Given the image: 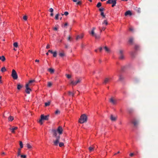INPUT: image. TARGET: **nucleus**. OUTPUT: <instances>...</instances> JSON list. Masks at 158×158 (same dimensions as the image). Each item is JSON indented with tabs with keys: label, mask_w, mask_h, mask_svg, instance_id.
Here are the masks:
<instances>
[{
	"label": "nucleus",
	"mask_w": 158,
	"mask_h": 158,
	"mask_svg": "<svg viewBox=\"0 0 158 158\" xmlns=\"http://www.w3.org/2000/svg\"><path fill=\"white\" fill-rule=\"evenodd\" d=\"M68 93H69V95H72L73 96H74V93H73L70 91H69Z\"/></svg>",
	"instance_id": "nucleus-41"
},
{
	"label": "nucleus",
	"mask_w": 158,
	"mask_h": 158,
	"mask_svg": "<svg viewBox=\"0 0 158 158\" xmlns=\"http://www.w3.org/2000/svg\"><path fill=\"white\" fill-rule=\"evenodd\" d=\"M0 60L2 61H4L6 60V58L4 56H0Z\"/></svg>",
	"instance_id": "nucleus-21"
},
{
	"label": "nucleus",
	"mask_w": 158,
	"mask_h": 158,
	"mask_svg": "<svg viewBox=\"0 0 158 158\" xmlns=\"http://www.w3.org/2000/svg\"><path fill=\"white\" fill-rule=\"evenodd\" d=\"M20 157L22 158H26V155H21Z\"/></svg>",
	"instance_id": "nucleus-42"
},
{
	"label": "nucleus",
	"mask_w": 158,
	"mask_h": 158,
	"mask_svg": "<svg viewBox=\"0 0 158 158\" xmlns=\"http://www.w3.org/2000/svg\"><path fill=\"white\" fill-rule=\"evenodd\" d=\"M102 5V3L100 2H99L98 3L97 5V7L98 8H99Z\"/></svg>",
	"instance_id": "nucleus-38"
},
{
	"label": "nucleus",
	"mask_w": 158,
	"mask_h": 158,
	"mask_svg": "<svg viewBox=\"0 0 158 158\" xmlns=\"http://www.w3.org/2000/svg\"><path fill=\"white\" fill-rule=\"evenodd\" d=\"M66 76L68 78H70L71 77V76L69 74H66Z\"/></svg>",
	"instance_id": "nucleus-49"
},
{
	"label": "nucleus",
	"mask_w": 158,
	"mask_h": 158,
	"mask_svg": "<svg viewBox=\"0 0 158 158\" xmlns=\"http://www.w3.org/2000/svg\"><path fill=\"white\" fill-rule=\"evenodd\" d=\"M35 62H39V60H38L36 59L35 60Z\"/></svg>",
	"instance_id": "nucleus-64"
},
{
	"label": "nucleus",
	"mask_w": 158,
	"mask_h": 158,
	"mask_svg": "<svg viewBox=\"0 0 158 158\" xmlns=\"http://www.w3.org/2000/svg\"><path fill=\"white\" fill-rule=\"evenodd\" d=\"M50 102H45V106H48L50 104Z\"/></svg>",
	"instance_id": "nucleus-43"
},
{
	"label": "nucleus",
	"mask_w": 158,
	"mask_h": 158,
	"mask_svg": "<svg viewBox=\"0 0 158 158\" xmlns=\"http://www.w3.org/2000/svg\"><path fill=\"white\" fill-rule=\"evenodd\" d=\"M132 123L134 124L135 126H136L138 124V122L136 120H134L132 122Z\"/></svg>",
	"instance_id": "nucleus-16"
},
{
	"label": "nucleus",
	"mask_w": 158,
	"mask_h": 158,
	"mask_svg": "<svg viewBox=\"0 0 158 158\" xmlns=\"http://www.w3.org/2000/svg\"><path fill=\"white\" fill-rule=\"evenodd\" d=\"M87 117L85 114L82 115L79 119L78 122L80 123H83L87 121Z\"/></svg>",
	"instance_id": "nucleus-1"
},
{
	"label": "nucleus",
	"mask_w": 158,
	"mask_h": 158,
	"mask_svg": "<svg viewBox=\"0 0 158 158\" xmlns=\"http://www.w3.org/2000/svg\"><path fill=\"white\" fill-rule=\"evenodd\" d=\"M26 87V92L27 94H29L30 92L31 91V89L29 87V86H28L27 84H26L25 86Z\"/></svg>",
	"instance_id": "nucleus-8"
},
{
	"label": "nucleus",
	"mask_w": 158,
	"mask_h": 158,
	"mask_svg": "<svg viewBox=\"0 0 158 158\" xmlns=\"http://www.w3.org/2000/svg\"><path fill=\"white\" fill-rule=\"evenodd\" d=\"M60 113V111L58 110H56L55 112V114H59Z\"/></svg>",
	"instance_id": "nucleus-44"
},
{
	"label": "nucleus",
	"mask_w": 158,
	"mask_h": 158,
	"mask_svg": "<svg viewBox=\"0 0 158 158\" xmlns=\"http://www.w3.org/2000/svg\"><path fill=\"white\" fill-rule=\"evenodd\" d=\"M105 24L106 25H107L108 24L107 20H104L102 23V24Z\"/></svg>",
	"instance_id": "nucleus-29"
},
{
	"label": "nucleus",
	"mask_w": 158,
	"mask_h": 158,
	"mask_svg": "<svg viewBox=\"0 0 158 158\" xmlns=\"http://www.w3.org/2000/svg\"><path fill=\"white\" fill-rule=\"evenodd\" d=\"M124 79V77L121 75L119 76L118 81H122Z\"/></svg>",
	"instance_id": "nucleus-22"
},
{
	"label": "nucleus",
	"mask_w": 158,
	"mask_h": 158,
	"mask_svg": "<svg viewBox=\"0 0 158 158\" xmlns=\"http://www.w3.org/2000/svg\"><path fill=\"white\" fill-rule=\"evenodd\" d=\"M109 102L113 104L114 105L116 103V100L113 97H112L109 99Z\"/></svg>",
	"instance_id": "nucleus-9"
},
{
	"label": "nucleus",
	"mask_w": 158,
	"mask_h": 158,
	"mask_svg": "<svg viewBox=\"0 0 158 158\" xmlns=\"http://www.w3.org/2000/svg\"><path fill=\"white\" fill-rule=\"evenodd\" d=\"M59 55L61 57H63L65 56V54L64 52L59 53Z\"/></svg>",
	"instance_id": "nucleus-24"
},
{
	"label": "nucleus",
	"mask_w": 158,
	"mask_h": 158,
	"mask_svg": "<svg viewBox=\"0 0 158 158\" xmlns=\"http://www.w3.org/2000/svg\"><path fill=\"white\" fill-rule=\"evenodd\" d=\"M19 145L20 148H23V143L21 141H19Z\"/></svg>",
	"instance_id": "nucleus-31"
},
{
	"label": "nucleus",
	"mask_w": 158,
	"mask_h": 158,
	"mask_svg": "<svg viewBox=\"0 0 158 158\" xmlns=\"http://www.w3.org/2000/svg\"><path fill=\"white\" fill-rule=\"evenodd\" d=\"M105 29L106 28L104 27H102L101 28V29L103 31H104Z\"/></svg>",
	"instance_id": "nucleus-58"
},
{
	"label": "nucleus",
	"mask_w": 158,
	"mask_h": 158,
	"mask_svg": "<svg viewBox=\"0 0 158 158\" xmlns=\"http://www.w3.org/2000/svg\"><path fill=\"white\" fill-rule=\"evenodd\" d=\"M98 28L100 31V32H101L102 31V30L101 29V28L100 27H99Z\"/></svg>",
	"instance_id": "nucleus-62"
},
{
	"label": "nucleus",
	"mask_w": 158,
	"mask_h": 158,
	"mask_svg": "<svg viewBox=\"0 0 158 158\" xmlns=\"http://www.w3.org/2000/svg\"><path fill=\"white\" fill-rule=\"evenodd\" d=\"M52 85V83L51 82H48V87H51Z\"/></svg>",
	"instance_id": "nucleus-34"
},
{
	"label": "nucleus",
	"mask_w": 158,
	"mask_h": 158,
	"mask_svg": "<svg viewBox=\"0 0 158 158\" xmlns=\"http://www.w3.org/2000/svg\"><path fill=\"white\" fill-rule=\"evenodd\" d=\"M2 76H0V84H2Z\"/></svg>",
	"instance_id": "nucleus-57"
},
{
	"label": "nucleus",
	"mask_w": 158,
	"mask_h": 158,
	"mask_svg": "<svg viewBox=\"0 0 158 158\" xmlns=\"http://www.w3.org/2000/svg\"><path fill=\"white\" fill-rule=\"evenodd\" d=\"M46 48L47 49H48V48H50V45H49V44H48L46 47Z\"/></svg>",
	"instance_id": "nucleus-56"
},
{
	"label": "nucleus",
	"mask_w": 158,
	"mask_h": 158,
	"mask_svg": "<svg viewBox=\"0 0 158 158\" xmlns=\"http://www.w3.org/2000/svg\"><path fill=\"white\" fill-rule=\"evenodd\" d=\"M138 12L140 13L141 12V9L140 8H138L137 10Z\"/></svg>",
	"instance_id": "nucleus-52"
},
{
	"label": "nucleus",
	"mask_w": 158,
	"mask_h": 158,
	"mask_svg": "<svg viewBox=\"0 0 158 158\" xmlns=\"http://www.w3.org/2000/svg\"><path fill=\"white\" fill-rule=\"evenodd\" d=\"M132 14L131 13L130 10L126 11L125 14V16H127L128 15H131Z\"/></svg>",
	"instance_id": "nucleus-17"
},
{
	"label": "nucleus",
	"mask_w": 158,
	"mask_h": 158,
	"mask_svg": "<svg viewBox=\"0 0 158 158\" xmlns=\"http://www.w3.org/2000/svg\"><path fill=\"white\" fill-rule=\"evenodd\" d=\"M71 39V37L70 36H69L68 37V38L67 40L68 41H70V39Z\"/></svg>",
	"instance_id": "nucleus-54"
},
{
	"label": "nucleus",
	"mask_w": 158,
	"mask_h": 158,
	"mask_svg": "<svg viewBox=\"0 0 158 158\" xmlns=\"http://www.w3.org/2000/svg\"><path fill=\"white\" fill-rule=\"evenodd\" d=\"M94 36L95 37V38L96 39H98L100 38V36L99 35H97L96 34L94 35Z\"/></svg>",
	"instance_id": "nucleus-33"
},
{
	"label": "nucleus",
	"mask_w": 158,
	"mask_h": 158,
	"mask_svg": "<svg viewBox=\"0 0 158 158\" xmlns=\"http://www.w3.org/2000/svg\"><path fill=\"white\" fill-rule=\"evenodd\" d=\"M49 115L44 116V114H42L40 116V119L39 121V123L40 124L42 125L43 123L42 121L43 120H48L49 119Z\"/></svg>",
	"instance_id": "nucleus-2"
},
{
	"label": "nucleus",
	"mask_w": 158,
	"mask_h": 158,
	"mask_svg": "<svg viewBox=\"0 0 158 158\" xmlns=\"http://www.w3.org/2000/svg\"><path fill=\"white\" fill-rule=\"evenodd\" d=\"M91 34L92 35V36H94V35L96 34L94 33V31H92L91 32Z\"/></svg>",
	"instance_id": "nucleus-46"
},
{
	"label": "nucleus",
	"mask_w": 158,
	"mask_h": 158,
	"mask_svg": "<svg viewBox=\"0 0 158 158\" xmlns=\"http://www.w3.org/2000/svg\"><path fill=\"white\" fill-rule=\"evenodd\" d=\"M94 148L93 146L90 147L89 148V150L90 152L93 151L94 150Z\"/></svg>",
	"instance_id": "nucleus-20"
},
{
	"label": "nucleus",
	"mask_w": 158,
	"mask_h": 158,
	"mask_svg": "<svg viewBox=\"0 0 158 158\" xmlns=\"http://www.w3.org/2000/svg\"><path fill=\"white\" fill-rule=\"evenodd\" d=\"M101 16H102L103 18H105V16L104 15V12H102L101 13Z\"/></svg>",
	"instance_id": "nucleus-45"
},
{
	"label": "nucleus",
	"mask_w": 158,
	"mask_h": 158,
	"mask_svg": "<svg viewBox=\"0 0 158 158\" xmlns=\"http://www.w3.org/2000/svg\"><path fill=\"white\" fill-rule=\"evenodd\" d=\"M13 45L15 47L17 48L18 46V44L17 42H15L14 43Z\"/></svg>",
	"instance_id": "nucleus-40"
},
{
	"label": "nucleus",
	"mask_w": 158,
	"mask_h": 158,
	"mask_svg": "<svg viewBox=\"0 0 158 158\" xmlns=\"http://www.w3.org/2000/svg\"><path fill=\"white\" fill-rule=\"evenodd\" d=\"M83 37V34H81L80 35H77L76 37V40H77L78 39H82Z\"/></svg>",
	"instance_id": "nucleus-18"
},
{
	"label": "nucleus",
	"mask_w": 158,
	"mask_h": 158,
	"mask_svg": "<svg viewBox=\"0 0 158 158\" xmlns=\"http://www.w3.org/2000/svg\"><path fill=\"white\" fill-rule=\"evenodd\" d=\"M64 15L66 16H67L69 15V13L68 12L66 11L64 13Z\"/></svg>",
	"instance_id": "nucleus-51"
},
{
	"label": "nucleus",
	"mask_w": 158,
	"mask_h": 158,
	"mask_svg": "<svg viewBox=\"0 0 158 158\" xmlns=\"http://www.w3.org/2000/svg\"><path fill=\"white\" fill-rule=\"evenodd\" d=\"M26 145H27V148H28L30 149L32 148L31 146L29 143H27L26 144Z\"/></svg>",
	"instance_id": "nucleus-27"
},
{
	"label": "nucleus",
	"mask_w": 158,
	"mask_h": 158,
	"mask_svg": "<svg viewBox=\"0 0 158 158\" xmlns=\"http://www.w3.org/2000/svg\"><path fill=\"white\" fill-rule=\"evenodd\" d=\"M52 54H53V56L54 57H56L57 56V52L56 51H55L54 52H53V53H52Z\"/></svg>",
	"instance_id": "nucleus-36"
},
{
	"label": "nucleus",
	"mask_w": 158,
	"mask_h": 158,
	"mask_svg": "<svg viewBox=\"0 0 158 158\" xmlns=\"http://www.w3.org/2000/svg\"><path fill=\"white\" fill-rule=\"evenodd\" d=\"M107 4H112V6L114 7L116 5V0H108L106 2Z\"/></svg>",
	"instance_id": "nucleus-6"
},
{
	"label": "nucleus",
	"mask_w": 158,
	"mask_h": 158,
	"mask_svg": "<svg viewBox=\"0 0 158 158\" xmlns=\"http://www.w3.org/2000/svg\"><path fill=\"white\" fill-rule=\"evenodd\" d=\"M134 155V153H132L130 154V156H133Z\"/></svg>",
	"instance_id": "nucleus-55"
},
{
	"label": "nucleus",
	"mask_w": 158,
	"mask_h": 158,
	"mask_svg": "<svg viewBox=\"0 0 158 158\" xmlns=\"http://www.w3.org/2000/svg\"><path fill=\"white\" fill-rule=\"evenodd\" d=\"M35 81L34 80H30L29 81L28 83L27 84H27L28 86H30L31 83L34 82Z\"/></svg>",
	"instance_id": "nucleus-15"
},
{
	"label": "nucleus",
	"mask_w": 158,
	"mask_h": 158,
	"mask_svg": "<svg viewBox=\"0 0 158 158\" xmlns=\"http://www.w3.org/2000/svg\"><path fill=\"white\" fill-rule=\"evenodd\" d=\"M128 112L130 114L132 113L133 112V110L132 109H130L128 110Z\"/></svg>",
	"instance_id": "nucleus-30"
},
{
	"label": "nucleus",
	"mask_w": 158,
	"mask_h": 158,
	"mask_svg": "<svg viewBox=\"0 0 158 158\" xmlns=\"http://www.w3.org/2000/svg\"><path fill=\"white\" fill-rule=\"evenodd\" d=\"M133 41V39L131 37L129 39V42L131 44H132Z\"/></svg>",
	"instance_id": "nucleus-28"
},
{
	"label": "nucleus",
	"mask_w": 158,
	"mask_h": 158,
	"mask_svg": "<svg viewBox=\"0 0 158 158\" xmlns=\"http://www.w3.org/2000/svg\"><path fill=\"white\" fill-rule=\"evenodd\" d=\"M54 30L55 31H57V28L56 27H55L54 28Z\"/></svg>",
	"instance_id": "nucleus-63"
},
{
	"label": "nucleus",
	"mask_w": 158,
	"mask_h": 158,
	"mask_svg": "<svg viewBox=\"0 0 158 158\" xmlns=\"http://www.w3.org/2000/svg\"><path fill=\"white\" fill-rule=\"evenodd\" d=\"M82 3L81 1L80 0H78L76 4L78 5H80Z\"/></svg>",
	"instance_id": "nucleus-37"
},
{
	"label": "nucleus",
	"mask_w": 158,
	"mask_h": 158,
	"mask_svg": "<svg viewBox=\"0 0 158 158\" xmlns=\"http://www.w3.org/2000/svg\"><path fill=\"white\" fill-rule=\"evenodd\" d=\"M21 155L20 154V153H18V152H17V156H20Z\"/></svg>",
	"instance_id": "nucleus-61"
},
{
	"label": "nucleus",
	"mask_w": 158,
	"mask_h": 158,
	"mask_svg": "<svg viewBox=\"0 0 158 158\" xmlns=\"http://www.w3.org/2000/svg\"><path fill=\"white\" fill-rule=\"evenodd\" d=\"M52 132L53 135L54 136L55 138L57 136H58V135H57V131L55 129H52Z\"/></svg>",
	"instance_id": "nucleus-11"
},
{
	"label": "nucleus",
	"mask_w": 158,
	"mask_h": 158,
	"mask_svg": "<svg viewBox=\"0 0 158 158\" xmlns=\"http://www.w3.org/2000/svg\"><path fill=\"white\" fill-rule=\"evenodd\" d=\"M17 129L18 127H14L12 128H10L9 129L11 131L12 133H14L15 132V130H16Z\"/></svg>",
	"instance_id": "nucleus-13"
},
{
	"label": "nucleus",
	"mask_w": 158,
	"mask_h": 158,
	"mask_svg": "<svg viewBox=\"0 0 158 158\" xmlns=\"http://www.w3.org/2000/svg\"><path fill=\"white\" fill-rule=\"evenodd\" d=\"M59 14H57L55 16V19L56 20H58L59 19Z\"/></svg>",
	"instance_id": "nucleus-39"
},
{
	"label": "nucleus",
	"mask_w": 158,
	"mask_h": 158,
	"mask_svg": "<svg viewBox=\"0 0 158 158\" xmlns=\"http://www.w3.org/2000/svg\"><path fill=\"white\" fill-rule=\"evenodd\" d=\"M59 147H61L64 146V143L62 142H60L59 143Z\"/></svg>",
	"instance_id": "nucleus-35"
},
{
	"label": "nucleus",
	"mask_w": 158,
	"mask_h": 158,
	"mask_svg": "<svg viewBox=\"0 0 158 158\" xmlns=\"http://www.w3.org/2000/svg\"><path fill=\"white\" fill-rule=\"evenodd\" d=\"M49 11L51 12H53V10L52 8H50L49 9Z\"/></svg>",
	"instance_id": "nucleus-50"
},
{
	"label": "nucleus",
	"mask_w": 158,
	"mask_h": 158,
	"mask_svg": "<svg viewBox=\"0 0 158 158\" xmlns=\"http://www.w3.org/2000/svg\"><path fill=\"white\" fill-rule=\"evenodd\" d=\"M56 131L60 135L63 132V129L62 127L61 126H59Z\"/></svg>",
	"instance_id": "nucleus-10"
},
{
	"label": "nucleus",
	"mask_w": 158,
	"mask_h": 158,
	"mask_svg": "<svg viewBox=\"0 0 158 158\" xmlns=\"http://www.w3.org/2000/svg\"><path fill=\"white\" fill-rule=\"evenodd\" d=\"M110 80V78H106L104 81L103 83L104 84H106Z\"/></svg>",
	"instance_id": "nucleus-14"
},
{
	"label": "nucleus",
	"mask_w": 158,
	"mask_h": 158,
	"mask_svg": "<svg viewBox=\"0 0 158 158\" xmlns=\"http://www.w3.org/2000/svg\"><path fill=\"white\" fill-rule=\"evenodd\" d=\"M6 68L5 67H3L1 69V71L2 72V73H3L5 71H6Z\"/></svg>",
	"instance_id": "nucleus-26"
},
{
	"label": "nucleus",
	"mask_w": 158,
	"mask_h": 158,
	"mask_svg": "<svg viewBox=\"0 0 158 158\" xmlns=\"http://www.w3.org/2000/svg\"><path fill=\"white\" fill-rule=\"evenodd\" d=\"M56 139L53 141V144L55 146H57L58 145L59 143H60V136L59 135L58 136L56 137Z\"/></svg>",
	"instance_id": "nucleus-3"
},
{
	"label": "nucleus",
	"mask_w": 158,
	"mask_h": 158,
	"mask_svg": "<svg viewBox=\"0 0 158 158\" xmlns=\"http://www.w3.org/2000/svg\"><path fill=\"white\" fill-rule=\"evenodd\" d=\"M102 47H100V48H99V50H100V52H101V51H102Z\"/></svg>",
	"instance_id": "nucleus-60"
},
{
	"label": "nucleus",
	"mask_w": 158,
	"mask_h": 158,
	"mask_svg": "<svg viewBox=\"0 0 158 158\" xmlns=\"http://www.w3.org/2000/svg\"><path fill=\"white\" fill-rule=\"evenodd\" d=\"M124 51L122 50H119V59L120 60H123L124 58Z\"/></svg>",
	"instance_id": "nucleus-4"
},
{
	"label": "nucleus",
	"mask_w": 158,
	"mask_h": 158,
	"mask_svg": "<svg viewBox=\"0 0 158 158\" xmlns=\"http://www.w3.org/2000/svg\"><path fill=\"white\" fill-rule=\"evenodd\" d=\"M11 76L15 80L18 78V75L16 71L14 69H13L12 71Z\"/></svg>",
	"instance_id": "nucleus-5"
},
{
	"label": "nucleus",
	"mask_w": 158,
	"mask_h": 158,
	"mask_svg": "<svg viewBox=\"0 0 158 158\" xmlns=\"http://www.w3.org/2000/svg\"><path fill=\"white\" fill-rule=\"evenodd\" d=\"M21 148H19L18 149V153H21Z\"/></svg>",
	"instance_id": "nucleus-53"
},
{
	"label": "nucleus",
	"mask_w": 158,
	"mask_h": 158,
	"mask_svg": "<svg viewBox=\"0 0 158 158\" xmlns=\"http://www.w3.org/2000/svg\"><path fill=\"white\" fill-rule=\"evenodd\" d=\"M81 79H79L76 81L75 82L73 81H72L70 83V84L73 85H75L77 84L80 83L81 81Z\"/></svg>",
	"instance_id": "nucleus-7"
},
{
	"label": "nucleus",
	"mask_w": 158,
	"mask_h": 158,
	"mask_svg": "<svg viewBox=\"0 0 158 158\" xmlns=\"http://www.w3.org/2000/svg\"><path fill=\"white\" fill-rule=\"evenodd\" d=\"M8 119L9 121H12L14 119V118L12 116H10L8 117Z\"/></svg>",
	"instance_id": "nucleus-25"
},
{
	"label": "nucleus",
	"mask_w": 158,
	"mask_h": 158,
	"mask_svg": "<svg viewBox=\"0 0 158 158\" xmlns=\"http://www.w3.org/2000/svg\"><path fill=\"white\" fill-rule=\"evenodd\" d=\"M22 86L21 85L19 84L17 85V89L19 90L22 88Z\"/></svg>",
	"instance_id": "nucleus-32"
},
{
	"label": "nucleus",
	"mask_w": 158,
	"mask_h": 158,
	"mask_svg": "<svg viewBox=\"0 0 158 158\" xmlns=\"http://www.w3.org/2000/svg\"><path fill=\"white\" fill-rule=\"evenodd\" d=\"M104 48L105 49L106 51L107 52H110V49L108 48L106 46H105L104 47Z\"/></svg>",
	"instance_id": "nucleus-23"
},
{
	"label": "nucleus",
	"mask_w": 158,
	"mask_h": 158,
	"mask_svg": "<svg viewBox=\"0 0 158 158\" xmlns=\"http://www.w3.org/2000/svg\"><path fill=\"white\" fill-rule=\"evenodd\" d=\"M23 19L25 20H27V17L26 15H25L23 17Z\"/></svg>",
	"instance_id": "nucleus-47"
},
{
	"label": "nucleus",
	"mask_w": 158,
	"mask_h": 158,
	"mask_svg": "<svg viewBox=\"0 0 158 158\" xmlns=\"http://www.w3.org/2000/svg\"><path fill=\"white\" fill-rule=\"evenodd\" d=\"M104 9L103 8H100L99 9V10L100 11H101V12H102V11H103L104 10Z\"/></svg>",
	"instance_id": "nucleus-48"
},
{
	"label": "nucleus",
	"mask_w": 158,
	"mask_h": 158,
	"mask_svg": "<svg viewBox=\"0 0 158 158\" xmlns=\"http://www.w3.org/2000/svg\"><path fill=\"white\" fill-rule=\"evenodd\" d=\"M117 118V116H114L113 115H111L110 117V119L112 121H115Z\"/></svg>",
	"instance_id": "nucleus-12"
},
{
	"label": "nucleus",
	"mask_w": 158,
	"mask_h": 158,
	"mask_svg": "<svg viewBox=\"0 0 158 158\" xmlns=\"http://www.w3.org/2000/svg\"><path fill=\"white\" fill-rule=\"evenodd\" d=\"M48 52H50L51 53H53L52 51V50H48Z\"/></svg>",
	"instance_id": "nucleus-59"
},
{
	"label": "nucleus",
	"mask_w": 158,
	"mask_h": 158,
	"mask_svg": "<svg viewBox=\"0 0 158 158\" xmlns=\"http://www.w3.org/2000/svg\"><path fill=\"white\" fill-rule=\"evenodd\" d=\"M48 71L51 73H53L54 72V70L52 68H49L48 69Z\"/></svg>",
	"instance_id": "nucleus-19"
}]
</instances>
